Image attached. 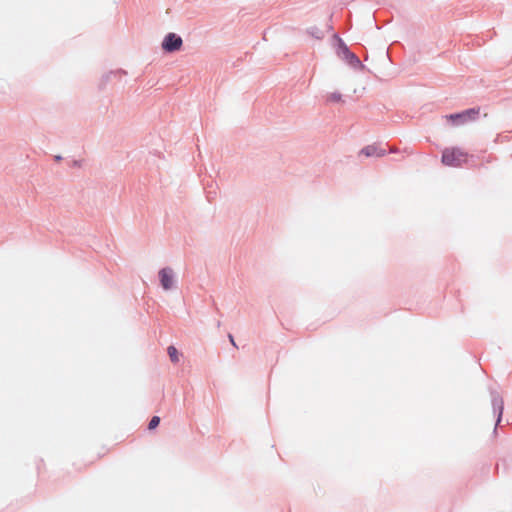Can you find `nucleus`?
<instances>
[{
	"label": "nucleus",
	"mask_w": 512,
	"mask_h": 512,
	"mask_svg": "<svg viewBox=\"0 0 512 512\" xmlns=\"http://www.w3.org/2000/svg\"><path fill=\"white\" fill-rule=\"evenodd\" d=\"M326 103L335 104V103H343V96L340 92L334 91L328 93L325 97Z\"/></svg>",
	"instance_id": "6"
},
{
	"label": "nucleus",
	"mask_w": 512,
	"mask_h": 512,
	"mask_svg": "<svg viewBox=\"0 0 512 512\" xmlns=\"http://www.w3.org/2000/svg\"><path fill=\"white\" fill-rule=\"evenodd\" d=\"M182 44L183 41L180 36H177L174 33H169L165 36L162 42V48L167 52H173L180 50Z\"/></svg>",
	"instance_id": "3"
},
{
	"label": "nucleus",
	"mask_w": 512,
	"mask_h": 512,
	"mask_svg": "<svg viewBox=\"0 0 512 512\" xmlns=\"http://www.w3.org/2000/svg\"><path fill=\"white\" fill-rule=\"evenodd\" d=\"M160 423V418L158 416H153L148 424V429H155Z\"/></svg>",
	"instance_id": "8"
},
{
	"label": "nucleus",
	"mask_w": 512,
	"mask_h": 512,
	"mask_svg": "<svg viewBox=\"0 0 512 512\" xmlns=\"http://www.w3.org/2000/svg\"><path fill=\"white\" fill-rule=\"evenodd\" d=\"M502 415V410L499 412V417ZM500 420V418L498 419V421Z\"/></svg>",
	"instance_id": "10"
},
{
	"label": "nucleus",
	"mask_w": 512,
	"mask_h": 512,
	"mask_svg": "<svg viewBox=\"0 0 512 512\" xmlns=\"http://www.w3.org/2000/svg\"><path fill=\"white\" fill-rule=\"evenodd\" d=\"M228 338H229L230 343H231L234 347H236V348H237V344H236V342H235V340H234V337H233L231 334H229V335H228Z\"/></svg>",
	"instance_id": "9"
},
{
	"label": "nucleus",
	"mask_w": 512,
	"mask_h": 512,
	"mask_svg": "<svg viewBox=\"0 0 512 512\" xmlns=\"http://www.w3.org/2000/svg\"><path fill=\"white\" fill-rule=\"evenodd\" d=\"M472 156L459 147H449L442 153V163L446 166L460 167L466 164Z\"/></svg>",
	"instance_id": "1"
},
{
	"label": "nucleus",
	"mask_w": 512,
	"mask_h": 512,
	"mask_svg": "<svg viewBox=\"0 0 512 512\" xmlns=\"http://www.w3.org/2000/svg\"><path fill=\"white\" fill-rule=\"evenodd\" d=\"M167 351L171 361L177 363L179 361L178 350L174 346H169Z\"/></svg>",
	"instance_id": "7"
},
{
	"label": "nucleus",
	"mask_w": 512,
	"mask_h": 512,
	"mask_svg": "<svg viewBox=\"0 0 512 512\" xmlns=\"http://www.w3.org/2000/svg\"><path fill=\"white\" fill-rule=\"evenodd\" d=\"M479 115L478 108L467 109L461 113L446 115L445 119L453 125H462L468 121H474Z\"/></svg>",
	"instance_id": "2"
},
{
	"label": "nucleus",
	"mask_w": 512,
	"mask_h": 512,
	"mask_svg": "<svg viewBox=\"0 0 512 512\" xmlns=\"http://www.w3.org/2000/svg\"><path fill=\"white\" fill-rule=\"evenodd\" d=\"M160 283L163 289L169 290L173 285V271L171 268H163L159 271Z\"/></svg>",
	"instance_id": "4"
},
{
	"label": "nucleus",
	"mask_w": 512,
	"mask_h": 512,
	"mask_svg": "<svg viewBox=\"0 0 512 512\" xmlns=\"http://www.w3.org/2000/svg\"><path fill=\"white\" fill-rule=\"evenodd\" d=\"M385 150L380 149L377 145H368L364 147L360 151V155H364L366 157L376 156V157H382L385 155Z\"/></svg>",
	"instance_id": "5"
}]
</instances>
